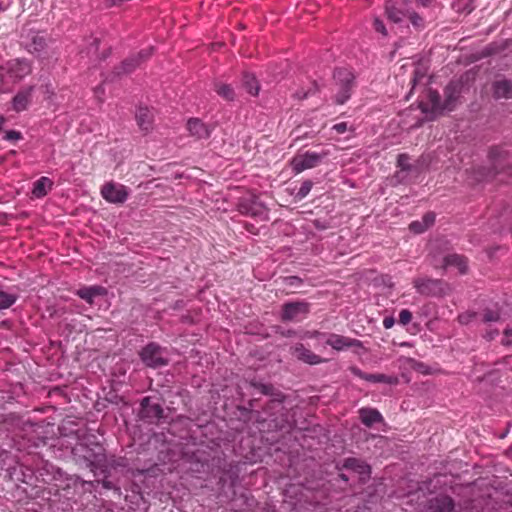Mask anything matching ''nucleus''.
<instances>
[{"label":"nucleus","instance_id":"35","mask_svg":"<svg viewBox=\"0 0 512 512\" xmlns=\"http://www.w3.org/2000/svg\"><path fill=\"white\" fill-rule=\"evenodd\" d=\"M398 166L403 170L409 169V157L406 154H400L398 156Z\"/></svg>","mask_w":512,"mask_h":512},{"label":"nucleus","instance_id":"32","mask_svg":"<svg viewBox=\"0 0 512 512\" xmlns=\"http://www.w3.org/2000/svg\"><path fill=\"white\" fill-rule=\"evenodd\" d=\"M412 320V313L408 309H403L399 313V322L402 325H407Z\"/></svg>","mask_w":512,"mask_h":512},{"label":"nucleus","instance_id":"47","mask_svg":"<svg viewBox=\"0 0 512 512\" xmlns=\"http://www.w3.org/2000/svg\"><path fill=\"white\" fill-rule=\"evenodd\" d=\"M340 477L344 480V481H347L348 478L344 475V474H341Z\"/></svg>","mask_w":512,"mask_h":512},{"label":"nucleus","instance_id":"22","mask_svg":"<svg viewBox=\"0 0 512 512\" xmlns=\"http://www.w3.org/2000/svg\"><path fill=\"white\" fill-rule=\"evenodd\" d=\"M453 509V501L450 497L441 496L431 500L430 512H450Z\"/></svg>","mask_w":512,"mask_h":512},{"label":"nucleus","instance_id":"46","mask_svg":"<svg viewBox=\"0 0 512 512\" xmlns=\"http://www.w3.org/2000/svg\"><path fill=\"white\" fill-rule=\"evenodd\" d=\"M495 334H496V332L495 333H488L486 337H487V339L491 340V339L494 338Z\"/></svg>","mask_w":512,"mask_h":512},{"label":"nucleus","instance_id":"40","mask_svg":"<svg viewBox=\"0 0 512 512\" xmlns=\"http://www.w3.org/2000/svg\"><path fill=\"white\" fill-rule=\"evenodd\" d=\"M505 339H503L504 345H511V342L507 339L512 336V328H506L504 331Z\"/></svg>","mask_w":512,"mask_h":512},{"label":"nucleus","instance_id":"45","mask_svg":"<svg viewBox=\"0 0 512 512\" xmlns=\"http://www.w3.org/2000/svg\"><path fill=\"white\" fill-rule=\"evenodd\" d=\"M5 122V119L3 117H0V132H2V126Z\"/></svg>","mask_w":512,"mask_h":512},{"label":"nucleus","instance_id":"21","mask_svg":"<svg viewBox=\"0 0 512 512\" xmlns=\"http://www.w3.org/2000/svg\"><path fill=\"white\" fill-rule=\"evenodd\" d=\"M359 415L362 423L367 427L383 420L380 412L373 408H362L359 410Z\"/></svg>","mask_w":512,"mask_h":512},{"label":"nucleus","instance_id":"39","mask_svg":"<svg viewBox=\"0 0 512 512\" xmlns=\"http://www.w3.org/2000/svg\"><path fill=\"white\" fill-rule=\"evenodd\" d=\"M132 62H134V61L132 60ZM138 64H139V61H137L133 64H130V62L126 61L123 63V71L128 73V72L132 71V69L135 68Z\"/></svg>","mask_w":512,"mask_h":512},{"label":"nucleus","instance_id":"12","mask_svg":"<svg viewBox=\"0 0 512 512\" xmlns=\"http://www.w3.org/2000/svg\"><path fill=\"white\" fill-rule=\"evenodd\" d=\"M34 86H27L24 89L17 92L12 99V108L16 112H22L28 108L32 101V94Z\"/></svg>","mask_w":512,"mask_h":512},{"label":"nucleus","instance_id":"33","mask_svg":"<svg viewBox=\"0 0 512 512\" xmlns=\"http://www.w3.org/2000/svg\"><path fill=\"white\" fill-rule=\"evenodd\" d=\"M21 138V133L16 130H8L4 133V139L7 141H18Z\"/></svg>","mask_w":512,"mask_h":512},{"label":"nucleus","instance_id":"38","mask_svg":"<svg viewBox=\"0 0 512 512\" xmlns=\"http://www.w3.org/2000/svg\"><path fill=\"white\" fill-rule=\"evenodd\" d=\"M395 324V319L392 316L385 317L383 320V326L385 329H391Z\"/></svg>","mask_w":512,"mask_h":512},{"label":"nucleus","instance_id":"18","mask_svg":"<svg viewBox=\"0 0 512 512\" xmlns=\"http://www.w3.org/2000/svg\"><path fill=\"white\" fill-rule=\"evenodd\" d=\"M239 209L244 214L258 216L264 220L268 219V209L262 203L258 202L256 199H253L251 201L249 207L244 204H241L239 206Z\"/></svg>","mask_w":512,"mask_h":512},{"label":"nucleus","instance_id":"13","mask_svg":"<svg viewBox=\"0 0 512 512\" xmlns=\"http://www.w3.org/2000/svg\"><path fill=\"white\" fill-rule=\"evenodd\" d=\"M344 468L358 475L359 481H366L371 474L370 466L355 458H349L344 463Z\"/></svg>","mask_w":512,"mask_h":512},{"label":"nucleus","instance_id":"1","mask_svg":"<svg viewBox=\"0 0 512 512\" xmlns=\"http://www.w3.org/2000/svg\"><path fill=\"white\" fill-rule=\"evenodd\" d=\"M462 85L458 82H451L445 89L446 99L442 103L440 101L439 95L437 92L428 90L427 92V102L421 100L419 102L418 108L421 111V119L419 122L414 124L413 126L420 125L421 122L430 121L435 119L438 115L442 114L444 111H451L454 109L458 98L461 94Z\"/></svg>","mask_w":512,"mask_h":512},{"label":"nucleus","instance_id":"8","mask_svg":"<svg viewBox=\"0 0 512 512\" xmlns=\"http://www.w3.org/2000/svg\"><path fill=\"white\" fill-rule=\"evenodd\" d=\"M511 315L512 306L509 303L503 301L501 303H494L488 306L484 310L483 321L486 323L498 322L509 318Z\"/></svg>","mask_w":512,"mask_h":512},{"label":"nucleus","instance_id":"16","mask_svg":"<svg viewBox=\"0 0 512 512\" xmlns=\"http://www.w3.org/2000/svg\"><path fill=\"white\" fill-rule=\"evenodd\" d=\"M187 130L192 137L206 139L210 136V129L198 118L187 121Z\"/></svg>","mask_w":512,"mask_h":512},{"label":"nucleus","instance_id":"30","mask_svg":"<svg viewBox=\"0 0 512 512\" xmlns=\"http://www.w3.org/2000/svg\"><path fill=\"white\" fill-rule=\"evenodd\" d=\"M312 187H313V183H312V181H310V180H305V181L302 183V185H301V187H300L299 191L297 192V197H298L299 199H303V198H305V197L310 193V191H311Z\"/></svg>","mask_w":512,"mask_h":512},{"label":"nucleus","instance_id":"27","mask_svg":"<svg viewBox=\"0 0 512 512\" xmlns=\"http://www.w3.org/2000/svg\"><path fill=\"white\" fill-rule=\"evenodd\" d=\"M17 300V295L0 291V310L11 307Z\"/></svg>","mask_w":512,"mask_h":512},{"label":"nucleus","instance_id":"14","mask_svg":"<svg viewBox=\"0 0 512 512\" xmlns=\"http://www.w3.org/2000/svg\"><path fill=\"white\" fill-rule=\"evenodd\" d=\"M293 353L297 359L309 364L316 365L324 363L326 360L316 355L309 349L305 348L302 344H298L293 348Z\"/></svg>","mask_w":512,"mask_h":512},{"label":"nucleus","instance_id":"2","mask_svg":"<svg viewBox=\"0 0 512 512\" xmlns=\"http://www.w3.org/2000/svg\"><path fill=\"white\" fill-rule=\"evenodd\" d=\"M33 72L32 61L26 58H13L0 66V92H10L15 85L24 81Z\"/></svg>","mask_w":512,"mask_h":512},{"label":"nucleus","instance_id":"7","mask_svg":"<svg viewBox=\"0 0 512 512\" xmlns=\"http://www.w3.org/2000/svg\"><path fill=\"white\" fill-rule=\"evenodd\" d=\"M140 356L142 361L150 367L163 366L168 362L167 353L155 343H150L145 346Z\"/></svg>","mask_w":512,"mask_h":512},{"label":"nucleus","instance_id":"28","mask_svg":"<svg viewBox=\"0 0 512 512\" xmlns=\"http://www.w3.org/2000/svg\"><path fill=\"white\" fill-rule=\"evenodd\" d=\"M477 317V313L473 311H465L458 316V322L461 325H469L472 323Z\"/></svg>","mask_w":512,"mask_h":512},{"label":"nucleus","instance_id":"24","mask_svg":"<svg viewBox=\"0 0 512 512\" xmlns=\"http://www.w3.org/2000/svg\"><path fill=\"white\" fill-rule=\"evenodd\" d=\"M493 93L496 99L512 97V83L508 80H500L494 83Z\"/></svg>","mask_w":512,"mask_h":512},{"label":"nucleus","instance_id":"5","mask_svg":"<svg viewBox=\"0 0 512 512\" xmlns=\"http://www.w3.org/2000/svg\"><path fill=\"white\" fill-rule=\"evenodd\" d=\"M102 198L111 204H123L129 196V189L120 183L108 181L100 189Z\"/></svg>","mask_w":512,"mask_h":512},{"label":"nucleus","instance_id":"17","mask_svg":"<svg viewBox=\"0 0 512 512\" xmlns=\"http://www.w3.org/2000/svg\"><path fill=\"white\" fill-rule=\"evenodd\" d=\"M443 267L454 269L459 274H465L468 270L467 260L460 255L450 254L444 258Z\"/></svg>","mask_w":512,"mask_h":512},{"label":"nucleus","instance_id":"36","mask_svg":"<svg viewBox=\"0 0 512 512\" xmlns=\"http://www.w3.org/2000/svg\"><path fill=\"white\" fill-rule=\"evenodd\" d=\"M332 129L334 131H336L337 133L342 134V133H345L348 130V126H347V123L341 122V123L335 124L332 127Z\"/></svg>","mask_w":512,"mask_h":512},{"label":"nucleus","instance_id":"48","mask_svg":"<svg viewBox=\"0 0 512 512\" xmlns=\"http://www.w3.org/2000/svg\"><path fill=\"white\" fill-rule=\"evenodd\" d=\"M306 96H307V94H304V95H302V96L297 95V97H298V98H300V99H301V98H306Z\"/></svg>","mask_w":512,"mask_h":512},{"label":"nucleus","instance_id":"20","mask_svg":"<svg viewBox=\"0 0 512 512\" xmlns=\"http://www.w3.org/2000/svg\"><path fill=\"white\" fill-rule=\"evenodd\" d=\"M52 187L53 181L46 176H42L34 183L32 195L35 198H42L48 194Z\"/></svg>","mask_w":512,"mask_h":512},{"label":"nucleus","instance_id":"26","mask_svg":"<svg viewBox=\"0 0 512 512\" xmlns=\"http://www.w3.org/2000/svg\"><path fill=\"white\" fill-rule=\"evenodd\" d=\"M46 46V41L43 36L38 33L32 35L31 43L27 45V49L31 53H39L44 50Z\"/></svg>","mask_w":512,"mask_h":512},{"label":"nucleus","instance_id":"11","mask_svg":"<svg viewBox=\"0 0 512 512\" xmlns=\"http://www.w3.org/2000/svg\"><path fill=\"white\" fill-rule=\"evenodd\" d=\"M136 122L139 129L148 134L154 127V112L148 107H139L136 111Z\"/></svg>","mask_w":512,"mask_h":512},{"label":"nucleus","instance_id":"10","mask_svg":"<svg viewBox=\"0 0 512 512\" xmlns=\"http://www.w3.org/2000/svg\"><path fill=\"white\" fill-rule=\"evenodd\" d=\"M408 2L409 0H389L386 4L388 18L395 23L402 21L408 13Z\"/></svg>","mask_w":512,"mask_h":512},{"label":"nucleus","instance_id":"43","mask_svg":"<svg viewBox=\"0 0 512 512\" xmlns=\"http://www.w3.org/2000/svg\"><path fill=\"white\" fill-rule=\"evenodd\" d=\"M423 77V75H420L419 72H416L415 73V76H414V79H413V83L414 85L420 81V79Z\"/></svg>","mask_w":512,"mask_h":512},{"label":"nucleus","instance_id":"25","mask_svg":"<svg viewBox=\"0 0 512 512\" xmlns=\"http://www.w3.org/2000/svg\"><path fill=\"white\" fill-rule=\"evenodd\" d=\"M435 221V216L432 213L424 215L422 221H414L410 224L409 228L416 234L423 233L428 227H430Z\"/></svg>","mask_w":512,"mask_h":512},{"label":"nucleus","instance_id":"9","mask_svg":"<svg viewBox=\"0 0 512 512\" xmlns=\"http://www.w3.org/2000/svg\"><path fill=\"white\" fill-rule=\"evenodd\" d=\"M309 313V304L304 301L289 302L283 305L282 320L300 321Z\"/></svg>","mask_w":512,"mask_h":512},{"label":"nucleus","instance_id":"3","mask_svg":"<svg viewBox=\"0 0 512 512\" xmlns=\"http://www.w3.org/2000/svg\"><path fill=\"white\" fill-rule=\"evenodd\" d=\"M328 155V151H322L320 153L305 151L303 153H298L290 160V166L293 173L297 175L305 170L317 167Z\"/></svg>","mask_w":512,"mask_h":512},{"label":"nucleus","instance_id":"37","mask_svg":"<svg viewBox=\"0 0 512 512\" xmlns=\"http://www.w3.org/2000/svg\"><path fill=\"white\" fill-rule=\"evenodd\" d=\"M374 26H375V29L380 32L382 35H387V31H386V28L383 24V22L379 19H375L374 21Z\"/></svg>","mask_w":512,"mask_h":512},{"label":"nucleus","instance_id":"44","mask_svg":"<svg viewBox=\"0 0 512 512\" xmlns=\"http://www.w3.org/2000/svg\"><path fill=\"white\" fill-rule=\"evenodd\" d=\"M152 54V49L149 48L147 50H145V55H143L142 53H140V56L143 58V57H149L150 55Z\"/></svg>","mask_w":512,"mask_h":512},{"label":"nucleus","instance_id":"19","mask_svg":"<svg viewBox=\"0 0 512 512\" xmlns=\"http://www.w3.org/2000/svg\"><path fill=\"white\" fill-rule=\"evenodd\" d=\"M107 293L106 289L101 286H90V287H83L79 289L76 294L89 304L93 303V300L96 296L105 295Z\"/></svg>","mask_w":512,"mask_h":512},{"label":"nucleus","instance_id":"4","mask_svg":"<svg viewBox=\"0 0 512 512\" xmlns=\"http://www.w3.org/2000/svg\"><path fill=\"white\" fill-rule=\"evenodd\" d=\"M334 79L338 87L335 94V101L337 104L342 105L351 97L354 75L347 69H338L334 73Z\"/></svg>","mask_w":512,"mask_h":512},{"label":"nucleus","instance_id":"15","mask_svg":"<svg viewBox=\"0 0 512 512\" xmlns=\"http://www.w3.org/2000/svg\"><path fill=\"white\" fill-rule=\"evenodd\" d=\"M354 374L367 382L386 383L389 385H397L399 383V379L397 376H389L385 374H367L363 373L359 369H355Z\"/></svg>","mask_w":512,"mask_h":512},{"label":"nucleus","instance_id":"49","mask_svg":"<svg viewBox=\"0 0 512 512\" xmlns=\"http://www.w3.org/2000/svg\"><path fill=\"white\" fill-rule=\"evenodd\" d=\"M5 8L2 6V3L0 2V11H3Z\"/></svg>","mask_w":512,"mask_h":512},{"label":"nucleus","instance_id":"23","mask_svg":"<svg viewBox=\"0 0 512 512\" xmlns=\"http://www.w3.org/2000/svg\"><path fill=\"white\" fill-rule=\"evenodd\" d=\"M149 402H150L149 397H145L141 402L143 416L148 417V418H155V419L162 418L163 409L161 408V406L158 404H154V405L150 406Z\"/></svg>","mask_w":512,"mask_h":512},{"label":"nucleus","instance_id":"6","mask_svg":"<svg viewBox=\"0 0 512 512\" xmlns=\"http://www.w3.org/2000/svg\"><path fill=\"white\" fill-rule=\"evenodd\" d=\"M308 336L309 337H326L325 344L330 346L331 348H333L336 351H343V350H346L349 348H354V347L362 348L361 341H359L357 339L345 337V336L339 335V334L331 333L326 336L325 334L315 331V332L309 333Z\"/></svg>","mask_w":512,"mask_h":512},{"label":"nucleus","instance_id":"42","mask_svg":"<svg viewBox=\"0 0 512 512\" xmlns=\"http://www.w3.org/2000/svg\"><path fill=\"white\" fill-rule=\"evenodd\" d=\"M415 1L422 6H429L433 2V0H415Z\"/></svg>","mask_w":512,"mask_h":512},{"label":"nucleus","instance_id":"29","mask_svg":"<svg viewBox=\"0 0 512 512\" xmlns=\"http://www.w3.org/2000/svg\"><path fill=\"white\" fill-rule=\"evenodd\" d=\"M245 86H246V89H247L249 94H251L253 96L258 95L259 85H258V82L256 81V79L254 77H249L245 81Z\"/></svg>","mask_w":512,"mask_h":512},{"label":"nucleus","instance_id":"41","mask_svg":"<svg viewBox=\"0 0 512 512\" xmlns=\"http://www.w3.org/2000/svg\"><path fill=\"white\" fill-rule=\"evenodd\" d=\"M410 19H411V22L413 23V25H415V26L419 25L422 21V19L416 13H412L410 15Z\"/></svg>","mask_w":512,"mask_h":512},{"label":"nucleus","instance_id":"31","mask_svg":"<svg viewBox=\"0 0 512 512\" xmlns=\"http://www.w3.org/2000/svg\"><path fill=\"white\" fill-rule=\"evenodd\" d=\"M217 93L225 99L233 98V90L229 85L222 84L217 88Z\"/></svg>","mask_w":512,"mask_h":512},{"label":"nucleus","instance_id":"34","mask_svg":"<svg viewBox=\"0 0 512 512\" xmlns=\"http://www.w3.org/2000/svg\"><path fill=\"white\" fill-rule=\"evenodd\" d=\"M430 284H431V285H434V284H436V282H435V281H433V280H417V281L415 282V286H416V288H417L421 293H424V292L426 291V287H427L428 285H430Z\"/></svg>","mask_w":512,"mask_h":512}]
</instances>
